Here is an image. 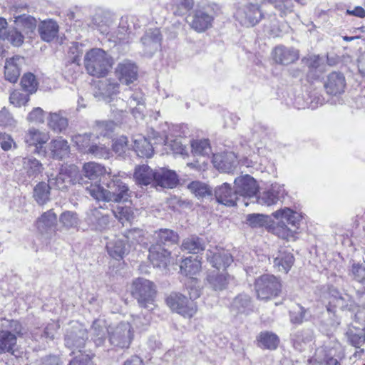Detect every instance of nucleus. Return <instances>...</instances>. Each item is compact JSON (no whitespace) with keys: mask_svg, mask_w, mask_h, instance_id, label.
Masks as SVG:
<instances>
[{"mask_svg":"<svg viewBox=\"0 0 365 365\" xmlns=\"http://www.w3.org/2000/svg\"><path fill=\"white\" fill-rule=\"evenodd\" d=\"M115 74L120 83L129 85L137 80L138 67L131 61L124 60L118 64Z\"/></svg>","mask_w":365,"mask_h":365,"instance_id":"aec40b11","label":"nucleus"},{"mask_svg":"<svg viewBox=\"0 0 365 365\" xmlns=\"http://www.w3.org/2000/svg\"><path fill=\"white\" fill-rule=\"evenodd\" d=\"M156 179H155L154 187L165 188H173L178 184V179L176 173L170 170L160 168L156 170Z\"/></svg>","mask_w":365,"mask_h":365,"instance_id":"a878e982","label":"nucleus"},{"mask_svg":"<svg viewBox=\"0 0 365 365\" xmlns=\"http://www.w3.org/2000/svg\"><path fill=\"white\" fill-rule=\"evenodd\" d=\"M0 39L7 41L14 46H21L24 41L22 34L16 28L8 26L5 19L0 17Z\"/></svg>","mask_w":365,"mask_h":365,"instance_id":"412c9836","label":"nucleus"},{"mask_svg":"<svg viewBox=\"0 0 365 365\" xmlns=\"http://www.w3.org/2000/svg\"><path fill=\"white\" fill-rule=\"evenodd\" d=\"M220 12V7L215 3L198 6L187 20L190 27L201 34L212 28L215 17Z\"/></svg>","mask_w":365,"mask_h":365,"instance_id":"20e7f679","label":"nucleus"},{"mask_svg":"<svg viewBox=\"0 0 365 365\" xmlns=\"http://www.w3.org/2000/svg\"><path fill=\"white\" fill-rule=\"evenodd\" d=\"M21 85L25 92L29 93H34L36 91L38 83L36 77L31 73H26L23 76Z\"/></svg>","mask_w":365,"mask_h":365,"instance_id":"603ef678","label":"nucleus"},{"mask_svg":"<svg viewBox=\"0 0 365 365\" xmlns=\"http://www.w3.org/2000/svg\"><path fill=\"white\" fill-rule=\"evenodd\" d=\"M131 294L140 307L150 311L155 308L157 290L153 282L143 277L134 279Z\"/></svg>","mask_w":365,"mask_h":365,"instance_id":"423d86ee","label":"nucleus"},{"mask_svg":"<svg viewBox=\"0 0 365 365\" xmlns=\"http://www.w3.org/2000/svg\"><path fill=\"white\" fill-rule=\"evenodd\" d=\"M273 59L277 63L288 65L297 61L299 58L298 51L292 48L278 46L274 48Z\"/></svg>","mask_w":365,"mask_h":365,"instance_id":"393cba45","label":"nucleus"},{"mask_svg":"<svg viewBox=\"0 0 365 365\" xmlns=\"http://www.w3.org/2000/svg\"><path fill=\"white\" fill-rule=\"evenodd\" d=\"M189 300L184 295L179 293H172L166 299L168 307L173 311L184 317L191 318L197 312V304L193 298Z\"/></svg>","mask_w":365,"mask_h":365,"instance_id":"9b49d317","label":"nucleus"},{"mask_svg":"<svg viewBox=\"0 0 365 365\" xmlns=\"http://www.w3.org/2000/svg\"><path fill=\"white\" fill-rule=\"evenodd\" d=\"M114 123L112 121L98 122L96 125L97 133L102 136H108L114 129Z\"/></svg>","mask_w":365,"mask_h":365,"instance_id":"0e129e2a","label":"nucleus"},{"mask_svg":"<svg viewBox=\"0 0 365 365\" xmlns=\"http://www.w3.org/2000/svg\"><path fill=\"white\" fill-rule=\"evenodd\" d=\"M170 252H150L148 259L154 267L165 268L170 263Z\"/></svg>","mask_w":365,"mask_h":365,"instance_id":"09e8293b","label":"nucleus"},{"mask_svg":"<svg viewBox=\"0 0 365 365\" xmlns=\"http://www.w3.org/2000/svg\"><path fill=\"white\" fill-rule=\"evenodd\" d=\"M93 136V133L78 134L73 137V141L79 150L87 153L94 143Z\"/></svg>","mask_w":365,"mask_h":365,"instance_id":"a18cd8bd","label":"nucleus"},{"mask_svg":"<svg viewBox=\"0 0 365 365\" xmlns=\"http://www.w3.org/2000/svg\"><path fill=\"white\" fill-rule=\"evenodd\" d=\"M303 61L310 69H319L322 71L323 69L321 68L324 64V59L319 56H310L308 58L303 59Z\"/></svg>","mask_w":365,"mask_h":365,"instance_id":"338daca9","label":"nucleus"},{"mask_svg":"<svg viewBox=\"0 0 365 365\" xmlns=\"http://www.w3.org/2000/svg\"><path fill=\"white\" fill-rule=\"evenodd\" d=\"M84 176L90 180L102 178L101 184H90L86 187L87 192L98 201L120 202H126L130 197L128 185L118 176L111 175L110 171L96 162H88L83 165L82 170Z\"/></svg>","mask_w":365,"mask_h":365,"instance_id":"f257e3e1","label":"nucleus"},{"mask_svg":"<svg viewBox=\"0 0 365 365\" xmlns=\"http://www.w3.org/2000/svg\"><path fill=\"white\" fill-rule=\"evenodd\" d=\"M353 312H354V324L365 329V304L357 306L356 309H354Z\"/></svg>","mask_w":365,"mask_h":365,"instance_id":"774afa93","label":"nucleus"},{"mask_svg":"<svg viewBox=\"0 0 365 365\" xmlns=\"http://www.w3.org/2000/svg\"><path fill=\"white\" fill-rule=\"evenodd\" d=\"M0 125L9 128H14L16 125V120L6 108L0 110Z\"/></svg>","mask_w":365,"mask_h":365,"instance_id":"052dcab7","label":"nucleus"},{"mask_svg":"<svg viewBox=\"0 0 365 365\" xmlns=\"http://www.w3.org/2000/svg\"><path fill=\"white\" fill-rule=\"evenodd\" d=\"M351 274L356 281L365 284V260L362 262L354 263L351 267Z\"/></svg>","mask_w":365,"mask_h":365,"instance_id":"bf43d9fd","label":"nucleus"},{"mask_svg":"<svg viewBox=\"0 0 365 365\" xmlns=\"http://www.w3.org/2000/svg\"><path fill=\"white\" fill-rule=\"evenodd\" d=\"M155 173L156 170H153L147 165H142L135 168L133 178L138 185L154 186Z\"/></svg>","mask_w":365,"mask_h":365,"instance_id":"cd10ccee","label":"nucleus"},{"mask_svg":"<svg viewBox=\"0 0 365 365\" xmlns=\"http://www.w3.org/2000/svg\"><path fill=\"white\" fill-rule=\"evenodd\" d=\"M108 341L115 348L128 349L134 339V329L130 322H122L108 327Z\"/></svg>","mask_w":365,"mask_h":365,"instance_id":"0eeeda50","label":"nucleus"},{"mask_svg":"<svg viewBox=\"0 0 365 365\" xmlns=\"http://www.w3.org/2000/svg\"><path fill=\"white\" fill-rule=\"evenodd\" d=\"M280 281L272 274H263L255 280V288L257 298L269 300L277 297L281 291Z\"/></svg>","mask_w":365,"mask_h":365,"instance_id":"1a4fd4ad","label":"nucleus"},{"mask_svg":"<svg viewBox=\"0 0 365 365\" xmlns=\"http://www.w3.org/2000/svg\"><path fill=\"white\" fill-rule=\"evenodd\" d=\"M86 339L87 331L85 327L81 324L76 323L66 332L65 345L72 349V354H74L76 351L81 352Z\"/></svg>","mask_w":365,"mask_h":365,"instance_id":"4468645a","label":"nucleus"},{"mask_svg":"<svg viewBox=\"0 0 365 365\" xmlns=\"http://www.w3.org/2000/svg\"><path fill=\"white\" fill-rule=\"evenodd\" d=\"M59 26L56 21L47 20L42 21L38 27V31L42 41L51 42L58 36Z\"/></svg>","mask_w":365,"mask_h":365,"instance_id":"c85d7f7f","label":"nucleus"},{"mask_svg":"<svg viewBox=\"0 0 365 365\" xmlns=\"http://www.w3.org/2000/svg\"><path fill=\"white\" fill-rule=\"evenodd\" d=\"M23 168L30 178H36L44 169L42 163L33 157L23 158Z\"/></svg>","mask_w":365,"mask_h":365,"instance_id":"58836bf2","label":"nucleus"},{"mask_svg":"<svg viewBox=\"0 0 365 365\" xmlns=\"http://www.w3.org/2000/svg\"><path fill=\"white\" fill-rule=\"evenodd\" d=\"M155 238L157 244L159 246L169 247L178 242L179 236L177 232L170 229H160L155 232Z\"/></svg>","mask_w":365,"mask_h":365,"instance_id":"e433bc0d","label":"nucleus"},{"mask_svg":"<svg viewBox=\"0 0 365 365\" xmlns=\"http://www.w3.org/2000/svg\"><path fill=\"white\" fill-rule=\"evenodd\" d=\"M306 310L300 305H296L290 311V320L292 323L300 324L305 317Z\"/></svg>","mask_w":365,"mask_h":365,"instance_id":"69168bd1","label":"nucleus"},{"mask_svg":"<svg viewBox=\"0 0 365 365\" xmlns=\"http://www.w3.org/2000/svg\"><path fill=\"white\" fill-rule=\"evenodd\" d=\"M106 322L102 319L95 320L91 329V339L96 346H102L106 339V334H108Z\"/></svg>","mask_w":365,"mask_h":365,"instance_id":"2f4dec72","label":"nucleus"},{"mask_svg":"<svg viewBox=\"0 0 365 365\" xmlns=\"http://www.w3.org/2000/svg\"><path fill=\"white\" fill-rule=\"evenodd\" d=\"M25 63V58L21 56H15L6 58L4 66L5 78L11 83H16L21 73L22 66Z\"/></svg>","mask_w":365,"mask_h":365,"instance_id":"5701e85b","label":"nucleus"},{"mask_svg":"<svg viewBox=\"0 0 365 365\" xmlns=\"http://www.w3.org/2000/svg\"><path fill=\"white\" fill-rule=\"evenodd\" d=\"M194 5V0H178L173 5L174 14L182 16L192 9Z\"/></svg>","mask_w":365,"mask_h":365,"instance_id":"3c124183","label":"nucleus"},{"mask_svg":"<svg viewBox=\"0 0 365 365\" xmlns=\"http://www.w3.org/2000/svg\"><path fill=\"white\" fill-rule=\"evenodd\" d=\"M250 303V297L247 295L240 294L234 299L231 307L233 311L243 313L246 308L249 307Z\"/></svg>","mask_w":365,"mask_h":365,"instance_id":"6e6d98bb","label":"nucleus"},{"mask_svg":"<svg viewBox=\"0 0 365 365\" xmlns=\"http://www.w3.org/2000/svg\"><path fill=\"white\" fill-rule=\"evenodd\" d=\"M57 225V215L53 209L43 212L36 221V227L38 232L46 237L54 231Z\"/></svg>","mask_w":365,"mask_h":365,"instance_id":"a211bd4d","label":"nucleus"},{"mask_svg":"<svg viewBox=\"0 0 365 365\" xmlns=\"http://www.w3.org/2000/svg\"><path fill=\"white\" fill-rule=\"evenodd\" d=\"M212 163L218 170L230 173L237 165V156L232 152L215 154Z\"/></svg>","mask_w":365,"mask_h":365,"instance_id":"4be33fe9","label":"nucleus"},{"mask_svg":"<svg viewBox=\"0 0 365 365\" xmlns=\"http://www.w3.org/2000/svg\"><path fill=\"white\" fill-rule=\"evenodd\" d=\"M48 149L53 158L63 159L69 153L68 142L62 138L52 140L48 145Z\"/></svg>","mask_w":365,"mask_h":365,"instance_id":"473e14b6","label":"nucleus"},{"mask_svg":"<svg viewBox=\"0 0 365 365\" xmlns=\"http://www.w3.org/2000/svg\"><path fill=\"white\" fill-rule=\"evenodd\" d=\"M255 3H247L237 7L235 17L243 26L250 28L257 25L263 18V14L258 4L259 0H255Z\"/></svg>","mask_w":365,"mask_h":365,"instance_id":"9d476101","label":"nucleus"},{"mask_svg":"<svg viewBox=\"0 0 365 365\" xmlns=\"http://www.w3.org/2000/svg\"><path fill=\"white\" fill-rule=\"evenodd\" d=\"M116 104H111V110L115 113H123L126 111L128 104L130 106L132 113L135 118H138L137 113L139 114L138 117H141L142 108L144 107V98L143 94L140 90H135L129 97L127 103H125L123 99H116Z\"/></svg>","mask_w":365,"mask_h":365,"instance_id":"ddd939ff","label":"nucleus"},{"mask_svg":"<svg viewBox=\"0 0 365 365\" xmlns=\"http://www.w3.org/2000/svg\"><path fill=\"white\" fill-rule=\"evenodd\" d=\"M327 310L332 318L327 323L332 329H336L341 324V317L339 311H354V304L351 297L346 293H341L337 289L331 288L327 294Z\"/></svg>","mask_w":365,"mask_h":365,"instance_id":"7ed1b4c3","label":"nucleus"},{"mask_svg":"<svg viewBox=\"0 0 365 365\" xmlns=\"http://www.w3.org/2000/svg\"><path fill=\"white\" fill-rule=\"evenodd\" d=\"M273 266L278 272L287 273L294 264V257L291 252H277L273 256Z\"/></svg>","mask_w":365,"mask_h":365,"instance_id":"c9c22d12","label":"nucleus"},{"mask_svg":"<svg viewBox=\"0 0 365 365\" xmlns=\"http://www.w3.org/2000/svg\"><path fill=\"white\" fill-rule=\"evenodd\" d=\"M231 279L230 276L225 270L212 269L207 272L205 284L216 292L227 289Z\"/></svg>","mask_w":365,"mask_h":365,"instance_id":"f3484780","label":"nucleus"},{"mask_svg":"<svg viewBox=\"0 0 365 365\" xmlns=\"http://www.w3.org/2000/svg\"><path fill=\"white\" fill-rule=\"evenodd\" d=\"M278 336L273 333L262 332L258 336L259 346L264 349H275L279 344Z\"/></svg>","mask_w":365,"mask_h":365,"instance_id":"49530a36","label":"nucleus"},{"mask_svg":"<svg viewBox=\"0 0 365 365\" xmlns=\"http://www.w3.org/2000/svg\"><path fill=\"white\" fill-rule=\"evenodd\" d=\"M48 126L54 132L61 133L68 126V120L63 117L61 112L50 113L47 118Z\"/></svg>","mask_w":365,"mask_h":365,"instance_id":"37998d69","label":"nucleus"},{"mask_svg":"<svg viewBox=\"0 0 365 365\" xmlns=\"http://www.w3.org/2000/svg\"><path fill=\"white\" fill-rule=\"evenodd\" d=\"M277 222L269 224V216L263 214H249L246 217L247 223L252 228L267 227L268 231L283 240H295L299 228L302 216L290 208L284 207L272 213Z\"/></svg>","mask_w":365,"mask_h":365,"instance_id":"f03ea898","label":"nucleus"},{"mask_svg":"<svg viewBox=\"0 0 365 365\" xmlns=\"http://www.w3.org/2000/svg\"><path fill=\"white\" fill-rule=\"evenodd\" d=\"M192 152L195 155H207L211 152L208 140H195L191 143Z\"/></svg>","mask_w":365,"mask_h":365,"instance_id":"8fccbe9b","label":"nucleus"},{"mask_svg":"<svg viewBox=\"0 0 365 365\" xmlns=\"http://www.w3.org/2000/svg\"><path fill=\"white\" fill-rule=\"evenodd\" d=\"M83 63L89 75L101 78L108 73L113 61L111 57L104 50L95 48L86 53Z\"/></svg>","mask_w":365,"mask_h":365,"instance_id":"39448f33","label":"nucleus"},{"mask_svg":"<svg viewBox=\"0 0 365 365\" xmlns=\"http://www.w3.org/2000/svg\"><path fill=\"white\" fill-rule=\"evenodd\" d=\"M163 35L158 28L147 29L140 40L142 54L144 56L152 57L160 48Z\"/></svg>","mask_w":365,"mask_h":365,"instance_id":"f8f14e48","label":"nucleus"},{"mask_svg":"<svg viewBox=\"0 0 365 365\" xmlns=\"http://www.w3.org/2000/svg\"><path fill=\"white\" fill-rule=\"evenodd\" d=\"M284 194L285 190L283 185L272 184L269 188L259 193L256 198L257 202L264 206H272L277 204Z\"/></svg>","mask_w":365,"mask_h":365,"instance_id":"6ab92c4d","label":"nucleus"},{"mask_svg":"<svg viewBox=\"0 0 365 365\" xmlns=\"http://www.w3.org/2000/svg\"><path fill=\"white\" fill-rule=\"evenodd\" d=\"M190 191L198 198H204L212 195V190L205 183L200 181H193L188 186Z\"/></svg>","mask_w":365,"mask_h":365,"instance_id":"de8ad7c7","label":"nucleus"},{"mask_svg":"<svg viewBox=\"0 0 365 365\" xmlns=\"http://www.w3.org/2000/svg\"><path fill=\"white\" fill-rule=\"evenodd\" d=\"M327 354H326V361L328 365H338L339 362L334 357H339L342 354V348L339 341L332 340L330 345H326Z\"/></svg>","mask_w":365,"mask_h":365,"instance_id":"c03bdc74","label":"nucleus"},{"mask_svg":"<svg viewBox=\"0 0 365 365\" xmlns=\"http://www.w3.org/2000/svg\"><path fill=\"white\" fill-rule=\"evenodd\" d=\"M207 257L213 269L225 270L233 262L230 252H209Z\"/></svg>","mask_w":365,"mask_h":365,"instance_id":"72a5a7b5","label":"nucleus"},{"mask_svg":"<svg viewBox=\"0 0 365 365\" xmlns=\"http://www.w3.org/2000/svg\"><path fill=\"white\" fill-rule=\"evenodd\" d=\"M16 336L6 330L0 331V354L13 353L16 345Z\"/></svg>","mask_w":365,"mask_h":365,"instance_id":"a19ab883","label":"nucleus"},{"mask_svg":"<svg viewBox=\"0 0 365 365\" xmlns=\"http://www.w3.org/2000/svg\"><path fill=\"white\" fill-rule=\"evenodd\" d=\"M15 24L26 34H32L36 28V19L27 14H22L15 17Z\"/></svg>","mask_w":365,"mask_h":365,"instance_id":"79ce46f5","label":"nucleus"},{"mask_svg":"<svg viewBox=\"0 0 365 365\" xmlns=\"http://www.w3.org/2000/svg\"><path fill=\"white\" fill-rule=\"evenodd\" d=\"M61 223L66 228L75 227L78 225V219L76 212L66 211L59 217Z\"/></svg>","mask_w":365,"mask_h":365,"instance_id":"4d7b16f0","label":"nucleus"},{"mask_svg":"<svg viewBox=\"0 0 365 365\" xmlns=\"http://www.w3.org/2000/svg\"><path fill=\"white\" fill-rule=\"evenodd\" d=\"M180 268L181 273L189 277L185 284L189 289L190 298H198L200 295V286L197 279L193 276L200 270V261L197 257L190 256L181 262Z\"/></svg>","mask_w":365,"mask_h":365,"instance_id":"6e6552de","label":"nucleus"},{"mask_svg":"<svg viewBox=\"0 0 365 365\" xmlns=\"http://www.w3.org/2000/svg\"><path fill=\"white\" fill-rule=\"evenodd\" d=\"M101 93L106 96H111L119 91V84L116 82H111L106 80L104 83L101 82Z\"/></svg>","mask_w":365,"mask_h":365,"instance_id":"e2e57ef3","label":"nucleus"},{"mask_svg":"<svg viewBox=\"0 0 365 365\" xmlns=\"http://www.w3.org/2000/svg\"><path fill=\"white\" fill-rule=\"evenodd\" d=\"M182 248L188 251L203 250L204 249L200 239L196 236H191L185 239L182 244Z\"/></svg>","mask_w":365,"mask_h":365,"instance_id":"680f3d73","label":"nucleus"},{"mask_svg":"<svg viewBox=\"0 0 365 365\" xmlns=\"http://www.w3.org/2000/svg\"><path fill=\"white\" fill-rule=\"evenodd\" d=\"M215 195L218 202L226 206H235L238 201L236 190L233 192L231 185L227 182L215 189Z\"/></svg>","mask_w":365,"mask_h":365,"instance_id":"b1692460","label":"nucleus"},{"mask_svg":"<svg viewBox=\"0 0 365 365\" xmlns=\"http://www.w3.org/2000/svg\"><path fill=\"white\" fill-rule=\"evenodd\" d=\"M87 223L93 228L103 229L108 223L106 215H103L100 208H93L87 213L86 219Z\"/></svg>","mask_w":365,"mask_h":365,"instance_id":"ea45409f","label":"nucleus"},{"mask_svg":"<svg viewBox=\"0 0 365 365\" xmlns=\"http://www.w3.org/2000/svg\"><path fill=\"white\" fill-rule=\"evenodd\" d=\"M50 139L48 132L41 131L36 128H30L24 135V142L29 146H34V153L38 155H45L46 150L43 145Z\"/></svg>","mask_w":365,"mask_h":365,"instance_id":"2eb2a0df","label":"nucleus"},{"mask_svg":"<svg viewBox=\"0 0 365 365\" xmlns=\"http://www.w3.org/2000/svg\"><path fill=\"white\" fill-rule=\"evenodd\" d=\"M133 148L137 155L142 158H151L153 154L152 144L146 138L142 135H137L133 140Z\"/></svg>","mask_w":365,"mask_h":365,"instance_id":"4c0bfd02","label":"nucleus"},{"mask_svg":"<svg viewBox=\"0 0 365 365\" xmlns=\"http://www.w3.org/2000/svg\"><path fill=\"white\" fill-rule=\"evenodd\" d=\"M48 183L39 182L33 190V197L35 202L40 206L47 204L51 200V190Z\"/></svg>","mask_w":365,"mask_h":365,"instance_id":"f704fd0d","label":"nucleus"},{"mask_svg":"<svg viewBox=\"0 0 365 365\" xmlns=\"http://www.w3.org/2000/svg\"><path fill=\"white\" fill-rule=\"evenodd\" d=\"M9 101L15 107H21L25 106L29 101V94L20 91H14L9 96Z\"/></svg>","mask_w":365,"mask_h":365,"instance_id":"13d9d810","label":"nucleus"},{"mask_svg":"<svg viewBox=\"0 0 365 365\" xmlns=\"http://www.w3.org/2000/svg\"><path fill=\"white\" fill-rule=\"evenodd\" d=\"M87 154H91L97 158H108L110 155V149L104 144H96L93 143Z\"/></svg>","mask_w":365,"mask_h":365,"instance_id":"5fc2aeb1","label":"nucleus"},{"mask_svg":"<svg viewBox=\"0 0 365 365\" xmlns=\"http://www.w3.org/2000/svg\"><path fill=\"white\" fill-rule=\"evenodd\" d=\"M113 213L123 225L133 219V212L130 207L118 206L113 210Z\"/></svg>","mask_w":365,"mask_h":365,"instance_id":"864d4df0","label":"nucleus"},{"mask_svg":"<svg viewBox=\"0 0 365 365\" xmlns=\"http://www.w3.org/2000/svg\"><path fill=\"white\" fill-rule=\"evenodd\" d=\"M234 183L238 199L239 197L245 199L255 197L258 191L257 181L249 175L235 178Z\"/></svg>","mask_w":365,"mask_h":365,"instance_id":"dca6fc26","label":"nucleus"},{"mask_svg":"<svg viewBox=\"0 0 365 365\" xmlns=\"http://www.w3.org/2000/svg\"><path fill=\"white\" fill-rule=\"evenodd\" d=\"M71 181L66 168H61L56 174L48 175V183L52 189L64 190L67 189Z\"/></svg>","mask_w":365,"mask_h":365,"instance_id":"c756f323","label":"nucleus"},{"mask_svg":"<svg viewBox=\"0 0 365 365\" xmlns=\"http://www.w3.org/2000/svg\"><path fill=\"white\" fill-rule=\"evenodd\" d=\"M352 324L349 326L345 335L348 342L356 348H360L365 344V329Z\"/></svg>","mask_w":365,"mask_h":365,"instance_id":"7c9ffc66","label":"nucleus"},{"mask_svg":"<svg viewBox=\"0 0 365 365\" xmlns=\"http://www.w3.org/2000/svg\"><path fill=\"white\" fill-rule=\"evenodd\" d=\"M345 86L344 76L341 73L337 72L330 73L324 83L327 93L334 96L344 92Z\"/></svg>","mask_w":365,"mask_h":365,"instance_id":"bb28decb","label":"nucleus"}]
</instances>
